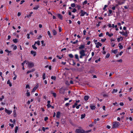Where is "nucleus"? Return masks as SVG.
<instances>
[{
  "label": "nucleus",
  "instance_id": "f257e3e1",
  "mask_svg": "<svg viewBox=\"0 0 133 133\" xmlns=\"http://www.w3.org/2000/svg\"><path fill=\"white\" fill-rule=\"evenodd\" d=\"M85 52V51L83 49L79 51V53L80 55L79 56L80 58H82L83 57L86 55Z\"/></svg>",
  "mask_w": 133,
  "mask_h": 133
},
{
  "label": "nucleus",
  "instance_id": "f03ea898",
  "mask_svg": "<svg viewBox=\"0 0 133 133\" xmlns=\"http://www.w3.org/2000/svg\"><path fill=\"white\" fill-rule=\"evenodd\" d=\"M113 126L112 128L114 129L118 127L120 125V124L118 122H115L113 123Z\"/></svg>",
  "mask_w": 133,
  "mask_h": 133
},
{
  "label": "nucleus",
  "instance_id": "7ed1b4c3",
  "mask_svg": "<svg viewBox=\"0 0 133 133\" xmlns=\"http://www.w3.org/2000/svg\"><path fill=\"white\" fill-rule=\"evenodd\" d=\"M79 129H76V133H84V131L81 127H79Z\"/></svg>",
  "mask_w": 133,
  "mask_h": 133
},
{
  "label": "nucleus",
  "instance_id": "20e7f679",
  "mask_svg": "<svg viewBox=\"0 0 133 133\" xmlns=\"http://www.w3.org/2000/svg\"><path fill=\"white\" fill-rule=\"evenodd\" d=\"M26 64L28 65V67L30 68H32L34 66V63L33 62H28Z\"/></svg>",
  "mask_w": 133,
  "mask_h": 133
},
{
  "label": "nucleus",
  "instance_id": "39448f33",
  "mask_svg": "<svg viewBox=\"0 0 133 133\" xmlns=\"http://www.w3.org/2000/svg\"><path fill=\"white\" fill-rule=\"evenodd\" d=\"M59 92L61 94H64L65 93V89L63 88H61L59 89Z\"/></svg>",
  "mask_w": 133,
  "mask_h": 133
},
{
  "label": "nucleus",
  "instance_id": "423d86ee",
  "mask_svg": "<svg viewBox=\"0 0 133 133\" xmlns=\"http://www.w3.org/2000/svg\"><path fill=\"white\" fill-rule=\"evenodd\" d=\"M81 14L80 15V16H84L85 14H86L87 16H88V14H87L86 12L82 10H81Z\"/></svg>",
  "mask_w": 133,
  "mask_h": 133
},
{
  "label": "nucleus",
  "instance_id": "0eeeda50",
  "mask_svg": "<svg viewBox=\"0 0 133 133\" xmlns=\"http://www.w3.org/2000/svg\"><path fill=\"white\" fill-rule=\"evenodd\" d=\"M5 112H6L8 114H10L12 112V111H10L9 110H8L6 109H5Z\"/></svg>",
  "mask_w": 133,
  "mask_h": 133
},
{
  "label": "nucleus",
  "instance_id": "6e6552de",
  "mask_svg": "<svg viewBox=\"0 0 133 133\" xmlns=\"http://www.w3.org/2000/svg\"><path fill=\"white\" fill-rule=\"evenodd\" d=\"M30 53L32 55H33V56H35L36 55V51L31 50V51Z\"/></svg>",
  "mask_w": 133,
  "mask_h": 133
},
{
  "label": "nucleus",
  "instance_id": "1a4fd4ad",
  "mask_svg": "<svg viewBox=\"0 0 133 133\" xmlns=\"http://www.w3.org/2000/svg\"><path fill=\"white\" fill-rule=\"evenodd\" d=\"M102 45V44L100 42H98L97 43V44L96 46V47L97 48H99V46H101Z\"/></svg>",
  "mask_w": 133,
  "mask_h": 133
},
{
  "label": "nucleus",
  "instance_id": "9d476101",
  "mask_svg": "<svg viewBox=\"0 0 133 133\" xmlns=\"http://www.w3.org/2000/svg\"><path fill=\"white\" fill-rule=\"evenodd\" d=\"M61 114L59 112H57L56 117L57 118H59Z\"/></svg>",
  "mask_w": 133,
  "mask_h": 133
},
{
  "label": "nucleus",
  "instance_id": "9b49d317",
  "mask_svg": "<svg viewBox=\"0 0 133 133\" xmlns=\"http://www.w3.org/2000/svg\"><path fill=\"white\" fill-rule=\"evenodd\" d=\"M89 97L88 96L86 95L84 97V100L85 101H87L89 99Z\"/></svg>",
  "mask_w": 133,
  "mask_h": 133
},
{
  "label": "nucleus",
  "instance_id": "f8f14e48",
  "mask_svg": "<svg viewBox=\"0 0 133 133\" xmlns=\"http://www.w3.org/2000/svg\"><path fill=\"white\" fill-rule=\"evenodd\" d=\"M122 1H121V0H120V1L119 2V4L120 5H121L124 3L125 0H122Z\"/></svg>",
  "mask_w": 133,
  "mask_h": 133
},
{
  "label": "nucleus",
  "instance_id": "ddd939ff",
  "mask_svg": "<svg viewBox=\"0 0 133 133\" xmlns=\"http://www.w3.org/2000/svg\"><path fill=\"white\" fill-rule=\"evenodd\" d=\"M85 47L84 45H81L78 48L79 49H82L84 48Z\"/></svg>",
  "mask_w": 133,
  "mask_h": 133
},
{
  "label": "nucleus",
  "instance_id": "4468645a",
  "mask_svg": "<svg viewBox=\"0 0 133 133\" xmlns=\"http://www.w3.org/2000/svg\"><path fill=\"white\" fill-rule=\"evenodd\" d=\"M52 32L54 36L56 35L57 34V32L55 30H52Z\"/></svg>",
  "mask_w": 133,
  "mask_h": 133
},
{
  "label": "nucleus",
  "instance_id": "2eb2a0df",
  "mask_svg": "<svg viewBox=\"0 0 133 133\" xmlns=\"http://www.w3.org/2000/svg\"><path fill=\"white\" fill-rule=\"evenodd\" d=\"M35 70V69H31L30 70H29V71H27V72H26V73H27V74H28L29 73H30V72H33Z\"/></svg>",
  "mask_w": 133,
  "mask_h": 133
},
{
  "label": "nucleus",
  "instance_id": "dca6fc26",
  "mask_svg": "<svg viewBox=\"0 0 133 133\" xmlns=\"http://www.w3.org/2000/svg\"><path fill=\"white\" fill-rule=\"evenodd\" d=\"M90 107L92 110H94L96 108V107L95 106L92 105H90Z\"/></svg>",
  "mask_w": 133,
  "mask_h": 133
},
{
  "label": "nucleus",
  "instance_id": "f3484780",
  "mask_svg": "<svg viewBox=\"0 0 133 133\" xmlns=\"http://www.w3.org/2000/svg\"><path fill=\"white\" fill-rule=\"evenodd\" d=\"M57 16H58V17L60 19H62V15L60 14H58V15H57Z\"/></svg>",
  "mask_w": 133,
  "mask_h": 133
},
{
  "label": "nucleus",
  "instance_id": "a211bd4d",
  "mask_svg": "<svg viewBox=\"0 0 133 133\" xmlns=\"http://www.w3.org/2000/svg\"><path fill=\"white\" fill-rule=\"evenodd\" d=\"M48 34L49 36V37L50 38H51L52 37V36L51 35L49 31H48Z\"/></svg>",
  "mask_w": 133,
  "mask_h": 133
},
{
  "label": "nucleus",
  "instance_id": "6ab92c4d",
  "mask_svg": "<svg viewBox=\"0 0 133 133\" xmlns=\"http://www.w3.org/2000/svg\"><path fill=\"white\" fill-rule=\"evenodd\" d=\"M7 84L9 85L10 87H11L12 86V84L10 82V80H8L7 82Z\"/></svg>",
  "mask_w": 133,
  "mask_h": 133
},
{
  "label": "nucleus",
  "instance_id": "aec40b11",
  "mask_svg": "<svg viewBox=\"0 0 133 133\" xmlns=\"http://www.w3.org/2000/svg\"><path fill=\"white\" fill-rule=\"evenodd\" d=\"M34 44H37L38 45H40V42L39 41H37L35 42Z\"/></svg>",
  "mask_w": 133,
  "mask_h": 133
},
{
  "label": "nucleus",
  "instance_id": "412c9836",
  "mask_svg": "<svg viewBox=\"0 0 133 133\" xmlns=\"http://www.w3.org/2000/svg\"><path fill=\"white\" fill-rule=\"evenodd\" d=\"M123 39V38L122 37H120V38H118L117 40L118 42H119L121 40H122Z\"/></svg>",
  "mask_w": 133,
  "mask_h": 133
},
{
  "label": "nucleus",
  "instance_id": "4be33fe9",
  "mask_svg": "<svg viewBox=\"0 0 133 133\" xmlns=\"http://www.w3.org/2000/svg\"><path fill=\"white\" fill-rule=\"evenodd\" d=\"M35 44H34V45H32V47L33 49L35 50H36L37 49V48L35 46Z\"/></svg>",
  "mask_w": 133,
  "mask_h": 133
},
{
  "label": "nucleus",
  "instance_id": "5701e85b",
  "mask_svg": "<svg viewBox=\"0 0 133 133\" xmlns=\"http://www.w3.org/2000/svg\"><path fill=\"white\" fill-rule=\"evenodd\" d=\"M18 129V127L17 126H16L15 127V133H16L17 132V131Z\"/></svg>",
  "mask_w": 133,
  "mask_h": 133
},
{
  "label": "nucleus",
  "instance_id": "b1692460",
  "mask_svg": "<svg viewBox=\"0 0 133 133\" xmlns=\"http://www.w3.org/2000/svg\"><path fill=\"white\" fill-rule=\"evenodd\" d=\"M39 6L38 5H36L33 8L34 10H37L39 8Z\"/></svg>",
  "mask_w": 133,
  "mask_h": 133
},
{
  "label": "nucleus",
  "instance_id": "393cba45",
  "mask_svg": "<svg viewBox=\"0 0 133 133\" xmlns=\"http://www.w3.org/2000/svg\"><path fill=\"white\" fill-rule=\"evenodd\" d=\"M120 33L121 34H122L123 35L126 36L127 35V33H125L124 32H121Z\"/></svg>",
  "mask_w": 133,
  "mask_h": 133
},
{
  "label": "nucleus",
  "instance_id": "a878e982",
  "mask_svg": "<svg viewBox=\"0 0 133 133\" xmlns=\"http://www.w3.org/2000/svg\"><path fill=\"white\" fill-rule=\"evenodd\" d=\"M17 40L18 39L16 38L14 39L13 40V41L15 43H17Z\"/></svg>",
  "mask_w": 133,
  "mask_h": 133
},
{
  "label": "nucleus",
  "instance_id": "bb28decb",
  "mask_svg": "<svg viewBox=\"0 0 133 133\" xmlns=\"http://www.w3.org/2000/svg\"><path fill=\"white\" fill-rule=\"evenodd\" d=\"M75 58L76 59H77L78 61L79 60V59L78 58V55L77 54H76L75 55Z\"/></svg>",
  "mask_w": 133,
  "mask_h": 133
},
{
  "label": "nucleus",
  "instance_id": "cd10ccee",
  "mask_svg": "<svg viewBox=\"0 0 133 133\" xmlns=\"http://www.w3.org/2000/svg\"><path fill=\"white\" fill-rule=\"evenodd\" d=\"M85 116V114H82L81 115V118L83 119V118Z\"/></svg>",
  "mask_w": 133,
  "mask_h": 133
},
{
  "label": "nucleus",
  "instance_id": "c85d7f7f",
  "mask_svg": "<svg viewBox=\"0 0 133 133\" xmlns=\"http://www.w3.org/2000/svg\"><path fill=\"white\" fill-rule=\"evenodd\" d=\"M110 56V54L109 53H108L105 57V58H108Z\"/></svg>",
  "mask_w": 133,
  "mask_h": 133
},
{
  "label": "nucleus",
  "instance_id": "c756f323",
  "mask_svg": "<svg viewBox=\"0 0 133 133\" xmlns=\"http://www.w3.org/2000/svg\"><path fill=\"white\" fill-rule=\"evenodd\" d=\"M43 80L45 78V73H43Z\"/></svg>",
  "mask_w": 133,
  "mask_h": 133
},
{
  "label": "nucleus",
  "instance_id": "7c9ffc66",
  "mask_svg": "<svg viewBox=\"0 0 133 133\" xmlns=\"http://www.w3.org/2000/svg\"><path fill=\"white\" fill-rule=\"evenodd\" d=\"M113 52L115 54H116L117 52V49H116L114 50Z\"/></svg>",
  "mask_w": 133,
  "mask_h": 133
},
{
  "label": "nucleus",
  "instance_id": "2f4dec72",
  "mask_svg": "<svg viewBox=\"0 0 133 133\" xmlns=\"http://www.w3.org/2000/svg\"><path fill=\"white\" fill-rule=\"evenodd\" d=\"M119 48L121 49H122L123 48V46L122 45H120V44L119 43Z\"/></svg>",
  "mask_w": 133,
  "mask_h": 133
},
{
  "label": "nucleus",
  "instance_id": "473e14b6",
  "mask_svg": "<svg viewBox=\"0 0 133 133\" xmlns=\"http://www.w3.org/2000/svg\"><path fill=\"white\" fill-rule=\"evenodd\" d=\"M117 90L115 89H114L113 90V91L112 92V93L114 94V92H117Z\"/></svg>",
  "mask_w": 133,
  "mask_h": 133
},
{
  "label": "nucleus",
  "instance_id": "72a5a7b5",
  "mask_svg": "<svg viewBox=\"0 0 133 133\" xmlns=\"http://www.w3.org/2000/svg\"><path fill=\"white\" fill-rule=\"evenodd\" d=\"M51 94H52L53 95V96L55 97L56 96V93L55 92H51Z\"/></svg>",
  "mask_w": 133,
  "mask_h": 133
},
{
  "label": "nucleus",
  "instance_id": "f704fd0d",
  "mask_svg": "<svg viewBox=\"0 0 133 133\" xmlns=\"http://www.w3.org/2000/svg\"><path fill=\"white\" fill-rule=\"evenodd\" d=\"M103 96L104 97H108V94H103Z\"/></svg>",
  "mask_w": 133,
  "mask_h": 133
},
{
  "label": "nucleus",
  "instance_id": "c9c22d12",
  "mask_svg": "<svg viewBox=\"0 0 133 133\" xmlns=\"http://www.w3.org/2000/svg\"><path fill=\"white\" fill-rule=\"evenodd\" d=\"M52 79L55 80L56 79V77L55 76H52L51 77Z\"/></svg>",
  "mask_w": 133,
  "mask_h": 133
},
{
  "label": "nucleus",
  "instance_id": "e433bc0d",
  "mask_svg": "<svg viewBox=\"0 0 133 133\" xmlns=\"http://www.w3.org/2000/svg\"><path fill=\"white\" fill-rule=\"evenodd\" d=\"M69 56L71 58H72L73 57V56L72 54H69Z\"/></svg>",
  "mask_w": 133,
  "mask_h": 133
},
{
  "label": "nucleus",
  "instance_id": "4c0bfd02",
  "mask_svg": "<svg viewBox=\"0 0 133 133\" xmlns=\"http://www.w3.org/2000/svg\"><path fill=\"white\" fill-rule=\"evenodd\" d=\"M4 98V96H2L1 97H0V101H1Z\"/></svg>",
  "mask_w": 133,
  "mask_h": 133
},
{
  "label": "nucleus",
  "instance_id": "58836bf2",
  "mask_svg": "<svg viewBox=\"0 0 133 133\" xmlns=\"http://www.w3.org/2000/svg\"><path fill=\"white\" fill-rule=\"evenodd\" d=\"M11 46H14V48H13V49L14 50H15L17 49V47L15 45V46H14V45H12Z\"/></svg>",
  "mask_w": 133,
  "mask_h": 133
},
{
  "label": "nucleus",
  "instance_id": "ea45409f",
  "mask_svg": "<svg viewBox=\"0 0 133 133\" xmlns=\"http://www.w3.org/2000/svg\"><path fill=\"white\" fill-rule=\"evenodd\" d=\"M77 105V103H75L73 105V106H72L73 108H75L76 107V106Z\"/></svg>",
  "mask_w": 133,
  "mask_h": 133
},
{
  "label": "nucleus",
  "instance_id": "a19ab883",
  "mask_svg": "<svg viewBox=\"0 0 133 133\" xmlns=\"http://www.w3.org/2000/svg\"><path fill=\"white\" fill-rule=\"evenodd\" d=\"M75 3H72L71 4V6L72 7H74L75 6Z\"/></svg>",
  "mask_w": 133,
  "mask_h": 133
},
{
  "label": "nucleus",
  "instance_id": "79ce46f5",
  "mask_svg": "<svg viewBox=\"0 0 133 133\" xmlns=\"http://www.w3.org/2000/svg\"><path fill=\"white\" fill-rule=\"evenodd\" d=\"M26 62V61L25 60L24 61L23 63H21V64L22 66H24V64Z\"/></svg>",
  "mask_w": 133,
  "mask_h": 133
},
{
  "label": "nucleus",
  "instance_id": "37998d69",
  "mask_svg": "<svg viewBox=\"0 0 133 133\" xmlns=\"http://www.w3.org/2000/svg\"><path fill=\"white\" fill-rule=\"evenodd\" d=\"M9 125L12 128L14 127V125L13 124H11L9 123Z\"/></svg>",
  "mask_w": 133,
  "mask_h": 133
},
{
  "label": "nucleus",
  "instance_id": "c03bdc74",
  "mask_svg": "<svg viewBox=\"0 0 133 133\" xmlns=\"http://www.w3.org/2000/svg\"><path fill=\"white\" fill-rule=\"evenodd\" d=\"M106 40V38H104V39H101V41L102 42H104Z\"/></svg>",
  "mask_w": 133,
  "mask_h": 133
},
{
  "label": "nucleus",
  "instance_id": "a18cd8bd",
  "mask_svg": "<svg viewBox=\"0 0 133 133\" xmlns=\"http://www.w3.org/2000/svg\"><path fill=\"white\" fill-rule=\"evenodd\" d=\"M13 111H14V117H15L16 116V112H15V110H14Z\"/></svg>",
  "mask_w": 133,
  "mask_h": 133
},
{
  "label": "nucleus",
  "instance_id": "49530a36",
  "mask_svg": "<svg viewBox=\"0 0 133 133\" xmlns=\"http://www.w3.org/2000/svg\"><path fill=\"white\" fill-rule=\"evenodd\" d=\"M44 42L43 41H41V43L42 45V46H45V44H44Z\"/></svg>",
  "mask_w": 133,
  "mask_h": 133
},
{
  "label": "nucleus",
  "instance_id": "de8ad7c7",
  "mask_svg": "<svg viewBox=\"0 0 133 133\" xmlns=\"http://www.w3.org/2000/svg\"><path fill=\"white\" fill-rule=\"evenodd\" d=\"M26 95L27 96H28V97L30 95V92H26Z\"/></svg>",
  "mask_w": 133,
  "mask_h": 133
},
{
  "label": "nucleus",
  "instance_id": "09e8293b",
  "mask_svg": "<svg viewBox=\"0 0 133 133\" xmlns=\"http://www.w3.org/2000/svg\"><path fill=\"white\" fill-rule=\"evenodd\" d=\"M87 1H85L83 3V5H85L86 4H87Z\"/></svg>",
  "mask_w": 133,
  "mask_h": 133
},
{
  "label": "nucleus",
  "instance_id": "8fccbe9b",
  "mask_svg": "<svg viewBox=\"0 0 133 133\" xmlns=\"http://www.w3.org/2000/svg\"><path fill=\"white\" fill-rule=\"evenodd\" d=\"M100 58H99L98 59L96 60L95 61V62L96 63H98V61H99L100 60Z\"/></svg>",
  "mask_w": 133,
  "mask_h": 133
},
{
  "label": "nucleus",
  "instance_id": "3c124183",
  "mask_svg": "<svg viewBox=\"0 0 133 133\" xmlns=\"http://www.w3.org/2000/svg\"><path fill=\"white\" fill-rule=\"evenodd\" d=\"M5 51L8 53H10V52H11V51H9L7 49H6L5 50Z\"/></svg>",
  "mask_w": 133,
  "mask_h": 133
},
{
  "label": "nucleus",
  "instance_id": "603ef678",
  "mask_svg": "<svg viewBox=\"0 0 133 133\" xmlns=\"http://www.w3.org/2000/svg\"><path fill=\"white\" fill-rule=\"evenodd\" d=\"M15 76L14 77V78H13L14 80L16 79L17 77V75H16L15 74Z\"/></svg>",
  "mask_w": 133,
  "mask_h": 133
},
{
  "label": "nucleus",
  "instance_id": "864d4df0",
  "mask_svg": "<svg viewBox=\"0 0 133 133\" xmlns=\"http://www.w3.org/2000/svg\"><path fill=\"white\" fill-rule=\"evenodd\" d=\"M76 11V10L75 8H74L72 12H75Z\"/></svg>",
  "mask_w": 133,
  "mask_h": 133
},
{
  "label": "nucleus",
  "instance_id": "5fc2aeb1",
  "mask_svg": "<svg viewBox=\"0 0 133 133\" xmlns=\"http://www.w3.org/2000/svg\"><path fill=\"white\" fill-rule=\"evenodd\" d=\"M26 88H28L30 89V88L29 85V84H27L26 85Z\"/></svg>",
  "mask_w": 133,
  "mask_h": 133
},
{
  "label": "nucleus",
  "instance_id": "6e6d98bb",
  "mask_svg": "<svg viewBox=\"0 0 133 133\" xmlns=\"http://www.w3.org/2000/svg\"><path fill=\"white\" fill-rule=\"evenodd\" d=\"M48 119V117H45L44 118V121H47Z\"/></svg>",
  "mask_w": 133,
  "mask_h": 133
},
{
  "label": "nucleus",
  "instance_id": "4d7b16f0",
  "mask_svg": "<svg viewBox=\"0 0 133 133\" xmlns=\"http://www.w3.org/2000/svg\"><path fill=\"white\" fill-rule=\"evenodd\" d=\"M36 89L35 88V87H34L32 90V92H35L36 91Z\"/></svg>",
  "mask_w": 133,
  "mask_h": 133
},
{
  "label": "nucleus",
  "instance_id": "13d9d810",
  "mask_svg": "<svg viewBox=\"0 0 133 133\" xmlns=\"http://www.w3.org/2000/svg\"><path fill=\"white\" fill-rule=\"evenodd\" d=\"M78 42V41L77 40H76V41H75L73 42V44H75L76 43H77Z\"/></svg>",
  "mask_w": 133,
  "mask_h": 133
},
{
  "label": "nucleus",
  "instance_id": "bf43d9fd",
  "mask_svg": "<svg viewBox=\"0 0 133 133\" xmlns=\"http://www.w3.org/2000/svg\"><path fill=\"white\" fill-rule=\"evenodd\" d=\"M48 108H49L50 107H51V105L50 104H48L47 105Z\"/></svg>",
  "mask_w": 133,
  "mask_h": 133
},
{
  "label": "nucleus",
  "instance_id": "052dcab7",
  "mask_svg": "<svg viewBox=\"0 0 133 133\" xmlns=\"http://www.w3.org/2000/svg\"><path fill=\"white\" fill-rule=\"evenodd\" d=\"M25 2V1L24 0H23L22 1H21V3H20V4H22V3Z\"/></svg>",
  "mask_w": 133,
  "mask_h": 133
},
{
  "label": "nucleus",
  "instance_id": "680f3d73",
  "mask_svg": "<svg viewBox=\"0 0 133 133\" xmlns=\"http://www.w3.org/2000/svg\"><path fill=\"white\" fill-rule=\"evenodd\" d=\"M42 36L40 35L37 38V39H40L41 38H42Z\"/></svg>",
  "mask_w": 133,
  "mask_h": 133
},
{
  "label": "nucleus",
  "instance_id": "e2e57ef3",
  "mask_svg": "<svg viewBox=\"0 0 133 133\" xmlns=\"http://www.w3.org/2000/svg\"><path fill=\"white\" fill-rule=\"evenodd\" d=\"M59 32H61L62 31L61 28L60 27H59Z\"/></svg>",
  "mask_w": 133,
  "mask_h": 133
},
{
  "label": "nucleus",
  "instance_id": "0e129e2a",
  "mask_svg": "<svg viewBox=\"0 0 133 133\" xmlns=\"http://www.w3.org/2000/svg\"><path fill=\"white\" fill-rule=\"evenodd\" d=\"M27 38L28 39H29L30 38V34H27Z\"/></svg>",
  "mask_w": 133,
  "mask_h": 133
},
{
  "label": "nucleus",
  "instance_id": "69168bd1",
  "mask_svg": "<svg viewBox=\"0 0 133 133\" xmlns=\"http://www.w3.org/2000/svg\"><path fill=\"white\" fill-rule=\"evenodd\" d=\"M117 61L118 62H122V59H120L119 60H118Z\"/></svg>",
  "mask_w": 133,
  "mask_h": 133
},
{
  "label": "nucleus",
  "instance_id": "338daca9",
  "mask_svg": "<svg viewBox=\"0 0 133 133\" xmlns=\"http://www.w3.org/2000/svg\"><path fill=\"white\" fill-rule=\"evenodd\" d=\"M66 50V48H64V49H63L61 50V51H62L63 50Z\"/></svg>",
  "mask_w": 133,
  "mask_h": 133
},
{
  "label": "nucleus",
  "instance_id": "774afa93",
  "mask_svg": "<svg viewBox=\"0 0 133 133\" xmlns=\"http://www.w3.org/2000/svg\"><path fill=\"white\" fill-rule=\"evenodd\" d=\"M31 15L30 14L29 15H28L26 16L27 17L29 18L31 16Z\"/></svg>",
  "mask_w": 133,
  "mask_h": 133
}]
</instances>
